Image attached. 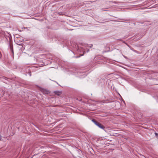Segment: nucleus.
I'll use <instances>...</instances> for the list:
<instances>
[{
	"instance_id": "obj_2",
	"label": "nucleus",
	"mask_w": 158,
	"mask_h": 158,
	"mask_svg": "<svg viewBox=\"0 0 158 158\" xmlns=\"http://www.w3.org/2000/svg\"><path fill=\"white\" fill-rule=\"evenodd\" d=\"M41 91L44 94H48L50 93L49 91L45 89H42Z\"/></svg>"
},
{
	"instance_id": "obj_7",
	"label": "nucleus",
	"mask_w": 158,
	"mask_h": 158,
	"mask_svg": "<svg viewBox=\"0 0 158 158\" xmlns=\"http://www.w3.org/2000/svg\"><path fill=\"white\" fill-rule=\"evenodd\" d=\"M30 76H31V73H30Z\"/></svg>"
},
{
	"instance_id": "obj_8",
	"label": "nucleus",
	"mask_w": 158,
	"mask_h": 158,
	"mask_svg": "<svg viewBox=\"0 0 158 158\" xmlns=\"http://www.w3.org/2000/svg\"><path fill=\"white\" fill-rule=\"evenodd\" d=\"M78 57V56H76V58H77V57Z\"/></svg>"
},
{
	"instance_id": "obj_1",
	"label": "nucleus",
	"mask_w": 158,
	"mask_h": 158,
	"mask_svg": "<svg viewBox=\"0 0 158 158\" xmlns=\"http://www.w3.org/2000/svg\"><path fill=\"white\" fill-rule=\"evenodd\" d=\"M92 121L99 128H100L102 129H104L105 128V127L103 125H102L100 123L97 122L95 120L93 119L92 120Z\"/></svg>"
},
{
	"instance_id": "obj_6",
	"label": "nucleus",
	"mask_w": 158,
	"mask_h": 158,
	"mask_svg": "<svg viewBox=\"0 0 158 158\" xmlns=\"http://www.w3.org/2000/svg\"><path fill=\"white\" fill-rule=\"evenodd\" d=\"M2 139V136H1L0 135V140L1 139Z\"/></svg>"
},
{
	"instance_id": "obj_4",
	"label": "nucleus",
	"mask_w": 158,
	"mask_h": 158,
	"mask_svg": "<svg viewBox=\"0 0 158 158\" xmlns=\"http://www.w3.org/2000/svg\"><path fill=\"white\" fill-rule=\"evenodd\" d=\"M155 134L156 138H157V139H158V134L157 133H155Z\"/></svg>"
},
{
	"instance_id": "obj_3",
	"label": "nucleus",
	"mask_w": 158,
	"mask_h": 158,
	"mask_svg": "<svg viewBox=\"0 0 158 158\" xmlns=\"http://www.w3.org/2000/svg\"><path fill=\"white\" fill-rule=\"evenodd\" d=\"M54 93L55 94L58 96L62 94L61 92L59 91H55Z\"/></svg>"
},
{
	"instance_id": "obj_5",
	"label": "nucleus",
	"mask_w": 158,
	"mask_h": 158,
	"mask_svg": "<svg viewBox=\"0 0 158 158\" xmlns=\"http://www.w3.org/2000/svg\"><path fill=\"white\" fill-rule=\"evenodd\" d=\"M10 48L11 49V47L10 43Z\"/></svg>"
}]
</instances>
